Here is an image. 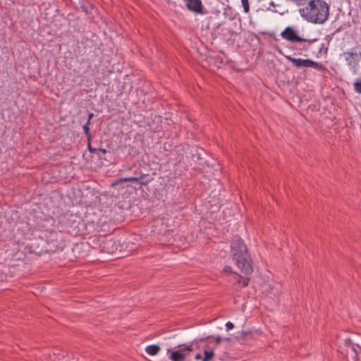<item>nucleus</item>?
<instances>
[{"mask_svg":"<svg viewBox=\"0 0 361 361\" xmlns=\"http://www.w3.org/2000/svg\"><path fill=\"white\" fill-rule=\"evenodd\" d=\"M231 255L235 265L245 275H250L253 271L252 259L248 254L247 247L243 240L235 235L231 243Z\"/></svg>","mask_w":361,"mask_h":361,"instance_id":"1","label":"nucleus"},{"mask_svg":"<svg viewBox=\"0 0 361 361\" xmlns=\"http://www.w3.org/2000/svg\"><path fill=\"white\" fill-rule=\"evenodd\" d=\"M299 13L308 22L323 24L329 18V6L324 0H310L305 7L299 9Z\"/></svg>","mask_w":361,"mask_h":361,"instance_id":"2","label":"nucleus"},{"mask_svg":"<svg viewBox=\"0 0 361 361\" xmlns=\"http://www.w3.org/2000/svg\"><path fill=\"white\" fill-rule=\"evenodd\" d=\"M178 347L179 349L176 350L168 349V353H170L169 358L172 361H185L190 353L193 350L192 345L182 344L179 345Z\"/></svg>","mask_w":361,"mask_h":361,"instance_id":"3","label":"nucleus"},{"mask_svg":"<svg viewBox=\"0 0 361 361\" xmlns=\"http://www.w3.org/2000/svg\"><path fill=\"white\" fill-rule=\"evenodd\" d=\"M342 344L343 346H340L341 353L345 354L346 357H351L355 361L361 352V347L353 343L350 338L343 339Z\"/></svg>","mask_w":361,"mask_h":361,"instance_id":"4","label":"nucleus"},{"mask_svg":"<svg viewBox=\"0 0 361 361\" xmlns=\"http://www.w3.org/2000/svg\"><path fill=\"white\" fill-rule=\"evenodd\" d=\"M286 58L291 62L294 66L298 68L301 67L314 68L317 70H322L323 68L322 64L311 59H295L290 56H286Z\"/></svg>","mask_w":361,"mask_h":361,"instance_id":"5","label":"nucleus"},{"mask_svg":"<svg viewBox=\"0 0 361 361\" xmlns=\"http://www.w3.org/2000/svg\"><path fill=\"white\" fill-rule=\"evenodd\" d=\"M281 36L282 38L292 42H308L310 44L317 40V39H307L299 37L294 29L291 27H286L285 30L281 32Z\"/></svg>","mask_w":361,"mask_h":361,"instance_id":"6","label":"nucleus"},{"mask_svg":"<svg viewBox=\"0 0 361 361\" xmlns=\"http://www.w3.org/2000/svg\"><path fill=\"white\" fill-rule=\"evenodd\" d=\"M345 60L348 66L353 69L355 73L358 67L359 62L361 60V51H351L343 53Z\"/></svg>","mask_w":361,"mask_h":361,"instance_id":"7","label":"nucleus"},{"mask_svg":"<svg viewBox=\"0 0 361 361\" xmlns=\"http://www.w3.org/2000/svg\"><path fill=\"white\" fill-rule=\"evenodd\" d=\"M153 178L149 174H141L139 177H129L118 179L114 184L123 182L139 183L142 185H146L152 180Z\"/></svg>","mask_w":361,"mask_h":361,"instance_id":"8","label":"nucleus"},{"mask_svg":"<svg viewBox=\"0 0 361 361\" xmlns=\"http://www.w3.org/2000/svg\"><path fill=\"white\" fill-rule=\"evenodd\" d=\"M188 10L197 13L204 14V8L201 0H184Z\"/></svg>","mask_w":361,"mask_h":361,"instance_id":"9","label":"nucleus"},{"mask_svg":"<svg viewBox=\"0 0 361 361\" xmlns=\"http://www.w3.org/2000/svg\"><path fill=\"white\" fill-rule=\"evenodd\" d=\"M210 342L204 346V357L202 361H211L214 357V348L209 346Z\"/></svg>","mask_w":361,"mask_h":361,"instance_id":"10","label":"nucleus"},{"mask_svg":"<svg viewBox=\"0 0 361 361\" xmlns=\"http://www.w3.org/2000/svg\"><path fill=\"white\" fill-rule=\"evenodd\" d=\"M160 347L157 345H150L145 348V351L150 355H156L160 351Z\"/></svg>","mask_w":361,"mask_h":361,"instance_id":"11","label":"nucleus"},{"mask_svg":"<svg viewBox=\"0 0 361 361\" xmlns=\"http://www.w3.org/2000/svg\"><path fill=\"white\" fill-rule=\"evenodd\" d=\"M210 338H214V340H215L213 348H214L216 346H218L221 343V342L222 341V338H221V337L220 336H208L207 337L200 338L199 339V341L200 342H204V341H207V340H209Z\"/></svg>","mask_w":361,"mask_h":361,"instance_id":"12","label":"nucleus"},{"mask_svg":"<svg viewBox=\"0 0 361 361\" xmlns=\"http://www.w3.org/2000/svg\"><path fill=\"white\" fill-rule=\"evenodd\" d=\"M253 336V334L252 331H242L239 336H238L237 338L239 340H246L247 338H252Z\"/></svg>","mask_w":361,"mask_h":361,"instance_id":"13","label":"nucleus"},{"mask_svg":"<svg viewBox=\"0 0 361 361\" xmlns=\"http://www.w3.org/2000/svg\"><path fill=\"white\" fill-rule=\"evenodd\" d=\"M238 276V283L241 284L242 287H246L248 286L250 279L247 277H243L240 275H237Z\"/></svg>","mask_w":361,"mask_h":361,"instance_id":"14","label":"nucleus"},{"mask_svg":"<svg viewBox=\"0 0 361 361\" xmlns=\"http://www.w3.org/2000/svg\"><path fill=\"white\" fill-rule=\"evenodd\" d=\"M90 123L89 121H87L82 127V129H83V131H84V133L85 134V135L87 136V140L90 142L91 140V137H92V135H91V133H90V128H89V126H90Z\"/></svg>","mask_w":361,"mask_h":361,"instance_id":"15","label":"nucleus"},{"mask_svg":"<svg viewBox=\"0 0 361 361\" xmlns=\"http://www.w3.org/2000/svg\"><path fill=\"white\" fill-rule=\"evenodd\" d=\"M354 90L358 93L361 94V77L359 78L355 82L353 83Z\"/></svg>","mask_w":361,"mask_h":361,"instance_id":"16","label":"nucleus"},{"mask_svg":"<svg viewBox=\"0 0 361 361\" xmlns=\"http://www.w3.org/2000/svg\"><path fill=\"white\" fill-rule=\"evenodd\" d=\"M113 244H114L113 240H106L104 243V245L103 248L106 249L107 252H113L114 250L109 247V245H111Z\"/></svg>","mask_w":361,"mask_h":361,"instance_id":"17","label":"nucleus"},{"mask_svg":"<svg viewBox=\"0 0 361 361\" xmlns=\"http://www.w3.org/2000/svg\"><path fill=\"white\" fill-rule=\"evenodd\" d=\"M241 1L245 13H248L250 11V5L248 0H241Z\"/></svg>","mask_w":361,"mask_h":361,"instance_id":"18","label":"nucleus"},{"mask_svg":"<svg viewBox=\"0 0 361 361\" xmlns=\"http://www.w3.org/2000/svg\"><path fill=\"white\" fill-rule=\"evenodd\" d=\"M88 149L92 153H97V152H99V149H100V148L92 147V146H91V140H90V142L88 141Z\"/></svg>","mask_w":361,"mask_h":361,"instance_id":"19","label":"nucleus"},{"mask_svg":"<svg viewBox=\"0 0 361 361\" xmlns=\"http://www.w3.org/2000/svg\"><path fill=\"white\" fill-rule=\"evenodd\" d=\"M223 272L226 274H231L233 273L232 268L230 266H226L224 269Z\"/></svg>","mask_w":361,"mask_h":361,"instance_id":"20","label":"nucleus"},{"mask_svg":"<svg viewBox=\"0 0 361 361\" xmlns=\"http://www.w3.org/2000/svg\"><path fill=\"white\" fill-rule=\"evenodd\" d=\"M226 327L227 330L228 331V330L233 329L234 328V325L232 322H228L226 324Z\"/></svg>","mask_w":361,"mask_h":361,"instance_id":"21","label":"nucleus"},{"mask_svg":"<svg viewBox=\"0 0 361 361\" xmlns=\"http://www.w3.org/2000/svg\"><path fill=\"white\" fill-rule=\"evenodd\" d=\"M195 360H202V358L203 357L202 356V355L200 353H197L195 357Z\"/></svg>","mask_w":361,"mask_h":361,"instance_id":"22","label":"nucleus"},{"mask_svg":"<svg viewBox=\"0 0 361 361\" xmlns=\"http://www.w3.org/2000/svg\"><path fill=\"white\" fill-rule=\"evenodd\" d=\"M94 117V114L93 113H89L88 114V120L87 121H89V123H90V121L91 119Z\"/></svg>","mask_w":361,"mask_h":361,"instance_id":"23","label":"nucleus"},{"mask_svg":"<svg viewBox=\"0 0 361 361\" xmlns=\"http://www.w3.org/2000/svg\"><path fill=\"white\" fill-rule=\"evenodd\" d=\"M99 152H102V154H106V149H101V148H100V149H99Z\"/></svg>","mask_w":361,"mask_h":361,"instance_id":"24","label":"nucleus"},{"mask_svg":"<svg viewBox=\"0 0 361 361\" xmlns=\"http://www.w3.org/2000/svg\"><path fill=\"white\" fill-rule=\"evenodd\" d=\"M300 50H305L307 51L308 49V47H306L305 46H303L302 48L300 49Z\"/></svg>","mask_w":361,"mask_h":361,"instance_id":"25","label":"nucleus"},{"mask_svg":"<svg viewBox=\"0 0 361 361\" xmlns=\"http://www.w3.org/2000/svg\"><path fill=\"white\" fill-rule=\"evenodd\" d=\"M82 9L83 11H85L86 13H87V10L84 7V6H82Z\"/></svg>","mask_w":361,"mask_h":361,"instance_id":"26","label":"nucleus"},{"mask_svg":"<svg viewBox=\"0 0 361 361\" xmlns=\"http://www.w3.org/2000/svg\"><path fill=\"white\" fill-rule=\"evenodd\" d=\"M269 4H270V6H275V4L273 1H271Z\"/></svg>","mask_w":361,"mask_h":361,"instance_id":"27","label":"nucleus"},{"mask_svg":"<svg viewBox=\"0 0 361 361\" xmlns=\"http://www.w3.org/2000/svg\"><path fill=\"white\" fill-rule=\"evenodd\" d=\"M224 340L226 341H229L230 338H224Z\"/></svg>","mask_w":361,"mask_h":361,"instance_id":"28","label":"nucleus"}]
</instances>
